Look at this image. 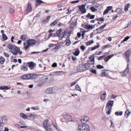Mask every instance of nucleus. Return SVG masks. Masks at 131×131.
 <instances>
[{
  "mask_svg": "<svg viewBox=\"0 0 131 131\" xmlns=\"http://www.w3.org/2000/svg\"><path fill=\"white\" fill-rule=\"evenodd\" d=\"M7 47L9 49L12 50L14 48V46H13L12 44H9L8 45Z\"/></svg>",
  "mask_w": 131,
  "mask_h": 131,
  "instance_id": "nucleus-33",
  "label": "nucleus"
},
{
  "mask_svg": "<svg viewBox=\"0 0 131 131\" xmlns=\"http://www.w3.org/2000/svg\"><path fill=\"white\" fill-rule=\"evenodd\" d=\"M48 77L46 76H43L41 77L40 79V81L41 83L40 84L39 82L38 84V85L40 86H41L43 84L47 82L48 81Z\"/></svg>",
  "mask_w": 131,
  "mask_h": 131,
  "instance_id": "nucleus-3",
  "label": "nucleus"
},
{
  "mask_svg": "<svg viewBox=\"0 0 131 131\" xmlns=\"http://www.w3.org/2000/svg\"><path fill=\"white\" fill-rule=\"evenodd\" d=\"M20 50V48L14 46V48L13 49V50H12L10 52L15 55H16L18 53L19 51Z\"/></svg>",
  "mask_w": 131,
  "mask_h": 131,
  "instance_id": "nucleus-6",
  "label": "nucleus"
},
{
  "mask_svg": "<svg viewBox=\"0 0 131 131\" xmlns=\"http://www.w3.org/2000/svg\"><path fill=\"white\" fill-rule=\"evenodd\" d=\"M47 129L45 130L46 131H52V129L50 127H48V128H47Z\"/></svg>",
  "mask_w": 131,
  "mask_h": 131,
  "instance_id": "nucleus-64",
  "label": "nucleus"
},
{
  "mask_svg": "<svg viewBox=\"0 0 131 131\" xmlns=\"http://www.w3.org/2000/svg\"><path fill=\"white\" fill-rule=\"evenodd\" d=\"M20 116L23 118L28 119V116L23 113H21L20 114Z\"/></svg>",
  "mask_w": 131,
  "mask_h": 131,
  "instance_id": "nucleus-25",
  "label": "nucleus"
},
{
  "mask_svg": "<svg viewBox=\"0 0 131 131\" xmlns=\"http://www.w3.org/2000/svg\"><path fill=\"white\" fill-rule=\"evenodd\" d=\"M96 54V53H95V54H93L91 56H90L89 57V58L91 60V61H90V62H94V58L95 57L94 56Z\"/></svg>",
  "mask_w": 131,
  "mask_h": 131,
  "instance_id": "nucleus-24",
  "label": "nucleus"
},
{
  "mask_svg": "<svg viewBox=\"0 0 131 131\" xmlns=\"http://www.w3.org/2000/svg\"><path fill=\"white\" fill-rule=\"evenodd\" d=\"M26 38V36L25 35H23L21 36L20 39L23 41H25Z\"/></svg>",
  "mask_w": 131,
  "mask_h": 131,
  "instance_id": "nucleus-42",
  "label": "nucleus"
},
{
  "mask_svg": "<svg viewBox=\"0 0 131 131\" xmlns=\"http://www.w3.org/2000/svg\"><path fill=\"white\" fill-rule=\"evenodd\" d=\"M99 45H97L96 46H95L94 47H92L91 48V51H93L94 50H95L96 49H97L99 47L100 45H99V43H98Z\"/></svg>",
  "mask_w": 131,
  "mask_h": 131,
  "instance_id": "nucleus-38",
  "label": "nucleus"
},
{
  "mask_svg": "<svg viewBox=\"0 0 131 131\" xmlns=\"http://www.w3.org/2000/svg\"><path fill=\"white\" fill-rule=\"evenodd\" d=\"M61 47L60 45H57L53 49V50H54L56 51L58 49Z\"/></svg>",
  "mask_w": 131,
  "mask_h": 131,
  "instance_id": "nucleus-39",
  "label": "nucleus"
},
{
  "mask_svg": "<svg viewBox=\"0 0 131 131\" xmlns=\"http://www.w3.org/2000/svg\"><path fill=\"white\" fill-rule=\"evenodd\" d=\"M64 119L66 121L69 122L72 121L73 120L71 116L68 114H64L63 116Z\"/></svg>",
  "mask_w": 131,
  "mask_h": 131,
  "instance_id": "nucleus-7",
  "label": "nucleus"
},
{
  "mask_svg": "<svg viewBox=\"0 0 131 131\" xmlns=\"http://www.w3.org/2000/svg\"><path fill=\"white\" fill-rule=\"evenodd\" d=\"M85 48V46L83 45H81L80 46V49H81L83 51L84 50Z\"/></svg>",
  "mask_w": 131,
  "mask_h": 131,
  "instance_id": "nucleus-59",
  "label": "nucleus"
},
{
  "mask_svg": "<svg viewBox=\"0 0 131 131\" xmlns=\"http://www.w3.org/2000/svg\"><path fill=\"white\" fill-rule=\"evenodd\" d=\"M96 21H100L101 23L103 22L104 20V19L103 17H101L99 18H96L95 19Z\"/></svg>",
  "mask_w": 131,
  "mask_h": 131,
  "instance_id": "nucleus-32",
  "label": "nucleus"
},
{
  "mask_svg": "<svg viewBox=\"0 0 131 131\" xmlns=\"http://www.w3.org/2000/svg\"><path fill=\"white\" fill-rule=\"evenodd\" d=\"M83 64V67L85 71L88 69L90 67V63L88 62L86 63H84Z\"/></svg>",
  "mask_w": 131,
  "mask_h": 131,
  "instance_id": "nucleus-14",
  "label": "nucleus"
},
{
  "mask_svg": "<svg viewBox=\"0 0 131 131\" xmlns=\"http://www.w3.org/2000/svg\"><path fill=\"white\" fill-rule=\"evenodd\" d=\"M48 127H50L51 126H54L57 129V127L56 126L54 125L52 123H51V124H50L49 123L48 124Z\"/></svg>",
  "mask_w": 131,
  "mask_h": 131,
  "instance_id": "nucleus-53",
  "label": "nucleus"
},
{
  "mask_svg": "<svg viewBox=\"0 0 131 131\" xmlns=\"http://www.w3.org/2000/svg\"><path fill=\"white\" fill-rule=\"evenodd\" d=\"M14 10L13 9L10 8L9 10V12L11 14H12L14 12Z\"/></svg>",
  "mask_w": 131,
  "mask_h": 131,
  "instance_id": "nucleus-63",
  "label": "nucleus"
},
{
  "mask_svg": "<svg viewBox=\"0 0 131 131\" xmlns=\"http://www.w3.org/2000/svg\"><path fill=\"white\" fill-rule=\"evenodd\" d=\"M57 91V88L55 87L48 88L46 90V93L48 94L55 93Z\"/></svg>",
  "mask_w": 131,
  "mask_h": 131,
  "instance_id": "nucleus-1",
  "label": "nucleus"
},
{
  "mask_svg": "<svg viewBox=\"0 0 131 131\" xmlns=\"http://www.w3.org/2000/svg\"><path fill=\"white\" fill-rule=\"evenodd\" d=\"M66 45L67 46H69L70 45L71 42L70 40H69V38L67 37L66 40Z\"/></svg>",
  "mask_w": 131,
  "mask_h": 131,
  "instance_id": "nucleus-26",
  "label": "nucleus"
},
{
  "mask_svg": "<svg viewBox=\"0 0 131 131\" xmlns=\"http://www.w3.org/2000/svg\"><path fill=\"white\" fill-rule=\"evenodd\" d=\"M96 68L99 69H101L103 68L104 67L101 65L98 64L96 65Z\"/></svg>",
  "mask_w": 131,
  "mask_h": 131,
  "instance_id": "nucleus-47",
  "label": "nucleus"
},
{
  "mask_svg": "<svg viewBox=\"0 0 131 131\" xmlns=\"http://www.w3.org/2000/svg\"><path fill=\"white\" fill-rule=\"evenodd\" d=\"M2 38L4 40H6L7 39V37L5 34H3L2 35Z\"/></svg>",
  "mask_w": 131,
  "mask_h": 131,
  "instance_id": "nucleus-46",
  "label": "nucleus"
},
{
  "mask_svg": "<svg viewBox=\"0 0 131 131\" xmlns=\"http://www.w3.org/2000/svg\"><path fill=\"white\" fill-rule=\"evenodd\" d=\"M108 23H105L103 25L99 27L100 29H104V28L105 27L106 25H108Z\"/></svg>",
  "mask_w": 131,
  "mask_h": 131,
  "instance_id": "nucleus-45",
  "label": "nucleus"
},
{
  "mask_svg": "<svg viewBox=\"0 0 131 131\" xmlns=\"http://www.w3.org/2000/svg\"><path fill=\"white\" fill-rule=\"evenodd\" d=\"M130 38V37L128 36L125 37L123 40V41L121 42V43L127 41Z\"/></svg>",
  "mask_w": 131,
  "mask_h": 131,
  "instance_id": "nucleus-48",
  "label": "nucleus"
},
{
  "mask_svg": "<svg viewBox=\"0 0 131 131\" xmlns=\"http://www.w3.org/2000/svg\"><path fill=\"white\" fill-rule=\"evenodd\" d=\"M90 9L92 12H94L97 10V9L93 6L90 7Z\"/></svg>",
  "mask_w": 131,
  "mask_h": 131,
  "instance_id": "nucleus-43",
  "label": "nucleus"
},
{
  "mask_svg": "<svg viewBox=\"0 0 131 131\" xmlns=\"http://www.w3.org/2000/svg\"><path fill=\"white\" fill-rule=\"evenodd\" d=\"M131 54V51L129 50L126 51L123 54L124 58L127 62L129 61V56Z\"/></svg>",
  "mask_w": 131,
  "mask_h": 131,
  "instance_id": "nucleus-2",
  "label": "nucleus"
},
{
  "mask_svg": "<svg viewBox=\"0 0 131 131\" xmlns=\"http://www.w3.org/2000/svg\"><path fill=\"white\" fill-rule=\"evenodd\" d=\"M36 6L37 7L40 4H41L42 3H44V2H43L41 0H36Z\"/></svg>",
  "mask_w": 131,
  "mask_h": 131,
  "instance_id": "nucleus-23",
  "label": "nucleus"
},
{
  "mask_svg": "<svg viewBox=\"0 0 131 131\" xmlns=\"http://www.w3.org/2000/svg\"><path fill=\"white\" fill-rule=\"evenodd\" d=\"M75 88L76 90H77L81 92V89L80 88V86L78 84H76L75 86Z\"/></svg>",
  "mask_w": 131,
  "mask_h": 131,
  "instance_id": "nucleus-37",
  "label": "nucleus"
},
{
  "mask_svg": "<svg viewBox=\"0 0 131 131\" xmlns=\"http://www.w3.org/2000/svg\"><path fill=\"white\" fill-rule=\"evenodd\" d=\"M48 119H46L43 121V125L44 126V128L45 130L47 129V128H48Z\"/></svg>",
  "mask_w": 131,
  "mask_h": 131,
  "instance_id": "nucleus-19",
  "label": "nucleus"
},
{
  "mask_svg": "<svg viewBox=\"0 0 131 131\" xmlns=\"http://www.w3.org/2000/svg\"><path fill=\"white\" fill-rule=\"evenodd\" d=\"M59 19H57L55 20L53 22H52L50 24V26H53L56 25Z\"/></svg>",
  "mask_w": 131,
  "mask_h": 131,
  "instance_id": "nucleus-29",
  "label": "nucleus"
},
{
  "mask_svg": "<svg viewBox=\"0 0 131 131\" xmlns=\"http://www.w3.org/2000/svg\"><path fill=\"white\" fill-rule=\"evenodd\" d=\"M72 32V31L71 30L69 31L67 33H66L65 34V33L63 34V36L61 38L60 40H61L62 38L64 37L65 38H67V37H69L70 35Z\"/></svg>",
  "mask_w": 131,
  "mask_h": 131,
  "instance_id": "nucleus-15",
  "label": "nucleus"
},
{
  "mask_svg": "<svg viewBox=\"0 0 131 131\" xmlns=\"http://www.w3.org/2000/svg\"><path fill=\"white\" fill-rule=\"evenodd\" d=\"M4 117H0V126L2 127L4 125L5 123L4 122Z\"/></svg>",
  "mask_w": 131,
  "mask_h": 131,
  "instance_id": "nucleus-22",
  "label": "nucleus"
},
{
  "mask_svg": "<svg viewBox=\"0 0 131 131\" xmlns=\"http://www.w3.org/2000/svg\"><path fill=\"white\" fill-rule=\"evenodd\" d=\"M95 16V15H91L90 13H89L86 15V17L89 18L90 19H92L94 18Z\"/></svg>",
  "mask_w": 131,
  "mask_h": 131,
  "instance_id": "nucleus-20",
  "label": "nucleus"
},
{
  "mask_svg": "<svg viewBox=\"0 0 131 131\" xmlns=\"http://www.w3.org/2000/svg\"><path fill=\"white\" fill-rule=\"evenodd\" d=\"M90 72L96 74V70L92 69L90 70Z\"/></svg>",
  "mask_w": 131,
  "mask_h": 131,
  "instance_id": "nucleus-44",
  "label": "nucleus"
},
{
  "mask_svg": "<svg viewBox=\"0 0 131 131\" xmlns=\"http://www.w3.org/2000/svg\"><path fill=\"white\" fill-rule=\"evenodd\" d=\"M5 61L4 58L1 56L0 57V63L1 64H3Z\"/></svg>",
  "mask_w": 131,
  "mask_h": 131,
  "instance_id": "nucleus-40",
  "label": "nucleus"
},
{
  "mask_svg": "<svg viewBox=\"0 0 131 131\" xmlns=\"http://www.w3.org/2000/svg\"><path fill=\"white\" fill-rule=\"evenodd\" d=\"M21 70L24 71H26L28 70V66L26 63H24L21 67Z\"/></svg>",
  "mask_w": 131,
  "mask_h": 131,
  "instance_id": "nucleus-13",
  "label": "nucleus"
},
{
  "mask_svg": "<svg viewBox=\"0 0 131 131\" xmlns=\"http://www.w3.org/2000/svg\"><path fill=\"white\" fill-rule=\"evenodd\" d=\"M24 48L26 50L29 47V45L27 44V42H24Z\"/></svg>",
  "mask_w": 131,
  "mask_h": 131,
  "instance_id": "nucleus-27",
  "label": "nucleus"
},
{
  "mask_svg": "<svg viewBox=\"0 0 131 131\" xmlns=\"http://www.w3.org/2000/svg\"><path fill=\"white\" fill-rule=\"evenodd\" d=\"M69 29L68 28H66L65 30H64V32L62 33V34H64L65 33V34H66V33H67L69 31H68Z\"/></svg>",
  "mask_w": 131,
  "mask_h": 131,
  "instance_id": "nucleus-60",
  "label": "nucleus"
},
{
  "mask_svg": "<svg viewBox=\"0 0 131 131\" xmlns=\"http://www.w3.org/2000/svg\"><path fill=\"white\" fill-rule=\"evenodd\" d=\"M62 31V29H60L58 30L56 32V34H57V36L59 37V34L61 33Z\"/></svg>",
  "mask_w": 131,
  "mask_h": 131,
  "instance_id": "nucleus-41",
  "label": "nucleus"
},
{
  "mask_svg": "<svg viewBox=\"0 0 131 131\" xmlns=\"http://www.w3.org/2000/svg\"><path fill=\"white\" fill-rule=\"evenodd\" d=\"M36 115H32L30 113V115L28 116V119H31L30 118H32L33 119L35 118V117L36 116Z\"/></svg>",
  "mask_w": 131,
  "mask_h": 131,
  "instance_id": "nucleus-30",
  "label": "nucleus"
},
{
  "mask_svg": "<svg viewBox=\"0 0 131 131\" xmlns=\"http://www.w3.org/2000/svg\"><path fill=\"white\" fill-rule=\"evenodd\" d=\"M84 27L85 29L87 30L91 29V25L88 24L87 25H85Z\"/></svg>",
  "mask_w": 131,
  "mask_h": 131,
  "instance_id": "nucleus-35",
  "label": "nucleus"
},
{
  "mask_svg": "<svg viewBox=\"0 0 131 131\" xmlns=\"http://www.w3.org/2000/svg\"><path fill=\"white\" fill-rule=\"evenodd\" d=\"M28 64H28V66L30 69L31 70H33L34 69V67L35 64L33 62L31 61L27 62Z\"/></svg>",
  "mask_w": 131,
  "mask_h": 131,
  "instance_id": "nucleus-16",
  "label": "nucleus"
},
{
  "mask_svg": "<svg viewBox=\"0 0 131 131\" xmlns=\"http://www.w3.org/2000/svg\"><path fill=\"white\" fill-rule=\"evenodd\" d=\"M74 52H72V53L69 54L68 56V58L69 60H70L72 57V59L73 61H74Z\"/></svg>",
  "mask_w": 131,
  "mask_h": 131,
  "instance_id": "nucleus-21",
  "label": "nucleus"
},
{
  "mask_svg": "<svg viewBox=\"0 0 131 131\" xmlns=\"http://www.w3.org/2000/svg\"><path fill=\"white\" fill-rule=\"evenodd\" d=\"M106 56L105 55H104L102 56H101L97 58V59L99 60L100 61L101 59L102 58H105Z\"/></svg>",
  "mask_w": 131,
  "mask_h": 131,
  "instance_id": "nucleus-50",
  "label": "nucleus"
},
{
  "mask_svg": "<svg viewBox=\"0 0 131 131\" xmlns=\"http://www.w3.org/2000/svg\"><path fill=\"white\" fill-rule=\"evenodd\" d=\"M129 65V64H127V67L125 69L123 72V73L124 74V76L126 77L128 75V73L129 70V68L128 67V66Z\"/></svg>",
  "mask_w": 131,
  "mask_h": 131,
  "instance_id": "nucleus-18",
  "label": "nucleus"
},
{
  "mask_svg": "<svg viewBox=\"0 0 131 131\" xmlns=\"http://www.w3.org/2000/svg\"><path fill=\"white\" fill-rule=\"evenodd\" d=\"M86 118H88V116H86L84 118L81 119V121L82 123V124L85 123L84 122L83 123V122L85 121V119Z\"/></svg>",
  "mask_w": 131,
  "mask_h": 131,
  "instance_id": "nucleus-51",
  "label": "nucleus"
},
{
  "mask_svg": "<svg viewBox=\"0 0 131 131\" xmlns=\"http://www.w3.org/2000/svg\"><path fill=\"white\" fill-rule=\"evenodd\" d=\"M114 103V101L113 100L108 101L106 104V108L109 107L111 108V109H112Z\"/></svg>",
  "mask_w": 131,
  "mask_h": 131,
  "instance_id": "nucleus-9",
  "label": "nucleus"
},
{
  "mask_svg": "<svg viewBox=\"0 0 131 131\" xmlns=\"http://www.w3.org/2000/svg\"><path fill=\"white\" fill-rule=\"evenodd\" d=\"M112 6H108L106 8V9L109 11L110 10H112Z\"/></svg>",
  "mask_w": 131,
  "mask_h": 131,
  "instance_id": "nucleus-56",
  "label": "nucleus"
},
{
  "mask_svg": "<svg viewBox=\"0 0 131 131\" xmlns=\"http://www.w3.org/2000/svg\"><path fill=\"white\" fill-rule=\"evenodd\" d=\"M116 97L117 96L116 95L113 94H112L111 95L110 99H114L116 98Z\"/></svg>",
  "mask_w": 131,
  "mask_h": 131,
  "instance_id": "nucleus-55",
  "label": "nucleus"
},
{
  "mask_svg": "<svg viewBox=\"0 0 131 131\" xmlns=\"http://www.w3.org/2000/svg\"><path fill=\"white\" fill-rule=\"evenodd\" d=\"M30 75L29 74H24L21 76V78L24 80H29Z\"/></svg>",
  "mask_w": 131,
  "mask_h": 131,
  "instance_id": "nucleus-12",
  "label": "nucleus"
},
{
  "mask_svg": "<svg viewBox=\"0 0 131 131\" xmlns=\"http://www.w3.org/2000/svg\"><path fill=\"white\" fill-rule=\"evenodd\" d=\"M84 126L85 127V129H89V131L90 130V127L88 125L85 124V123H84Z\"/></svg>",
  "mask_w": 131,
  "mask_h": 131,
  "instance_id": "nucleus-49",
  "label": "nucleus"
},
{
  "mask_svg": "<svg viewBox=\"0 0 131 131\" xmlns=\"http://www.w3.org/2000/svg\"><path fill=\"white\" fill-rule=\"evenodd\" d=\"M80 53V51L79 49L77 48L74 52V55L76 56H78Z\"/></svg>",
  "mask_w": 131,
  "mask_h": 131,
  "instance_id": "nucleus-28",
  "label": "nucleus"
},
{
  "mask_svg": "<svg viewBox=\"0 0 131 131\" xmlns=\"http://www.w3.org/2000/svg\"><path fill=\"white\" fill-rule=\"evenodd\" d=\"M122 9L121 8H118L117 9L115 12H117L118 14H120L122 13Z\"/></svg>",
  "mask_w": 131,
  "mask_h": 131,
  "instance_id": "nucleus-31",
  "label": "nucleus"
},
{
  "mask_svg": "<svg viewBox=\"0 0 131 131\" xmlns=\"http://www.w3.org/2000/svg\"><path fill=\"white\" fill-rule=\"evenodd\" d=\"M36 41L33 39H29L27 40V43L30 47L33 46L36 44Z\"/></svg>",
  "mask_w": 131,
  "mask_h": 131,
  "instance_id": "nucleus-8",
  "label": "nucleus"
},
{
  "mask_svg": "<svg viewBox=\"0 0 131 131\" xmlns=\"http://www.w3.org/2000/svg\"><path fill=\"white\" fill-rule=\"evenodd\" d=\"M108 12L109 11L108 10L106 9L103 12V15H104L107 14Z\"/></svg>",
  "mask_w": 131,
  "mask_h": 131,
  "instance_id": "nucleus-61",
  "label": "nucleus"
},
{
  "mask_svg": "<svg viewBox=\"0 0 131 131\" xmlns=\"http://www.w3.org/2000/svg\"><path fill=\"white\" fill-rule=\"evenodd\" d=\"M31 108L34 110H38L39 109V107L38 106H36V107H32Z\"/></svg>",
  "mask_w": 131,
  "mask_h": 131,
  "instance_id": "nucleus-52",
  "label": "nucleus"
},
{
  "mask_svg": "<svg viewBox=\"0 0 131 131\" xmlns=\"http://www.w3.org/2000/svg\"><path fill=\"white\" fill-rule=\"evenodd\" d=\"M63 72L62 71H57L52 72V74H50V75H52L53 76H58L60 75L63 74Z\"/></svg>",
  "mask_w": 131,
  "mask_h": 131,
  "instance_id": "nucleus-11",
  "label": "nucleus"
},
{
  "mask_svg": "<svg viewBox=\"0 0 131 131\" xmlns=\"http://www.w3.org/2000/svg\"><path fill=\"white\" fill-rule=\"evenodd\" d=\"M111 46V45H107L105 46H104V48H109Z\"/></svg>",
  "mask_w": 131,
  "mask_h": 131,
  "instance_id": "nucleus-58",
  "label": "nucleus"
},
{
  "mask_svg": "<svg viewBox=\"0 0 131 131\" xmlns=\"http://www.w3.org/2000/svg\"><path fill=\"white\" fill-rule=\"evenodd\" d=\"M111 109H111V108H110L109 107L106 108V111L107 110V115H110V114L111 112Z\"/></svg>",
  "mask_w": 131,
  "mask_h": 131,
  "instance_id": "nucleus-36",
  "label": "nucleus"
},
{
  "mask_svg": "<svg viewBox=\"0 0 131 131\" xmlns=\"http://www.w3.org/2000/svg\"><path fill=\"white\" fill-rule=\"evenodd\" d=\"M77 70L78 72H81L85 71L84 68L83 67V64H80L78 66L77 68Z\"/></svg>",
  "mask_w": 131,
  "mask_h": 131,
  "instance_id": "nucleus-10",
  "label": "nucleus"
},
{
  "mask_svg": "<svg viewBox=\"0 0 131 131\" xmlns=\"http://www.w3.org/2000/svg\"><path fill=\"white\" fill-rule=\"evenodd\" d=\"M29 76V79H36L37 77V74L34 73H30Z\"/></svg>",
  "mask_w": 131,
  "mask_h": 131,
  "instance_id": "nucleus-17",
  "label": "nucleus"
},
{
  "mask_svg": "<svg viewBox=\"0 0 131 131\" xmlns=\"http://www.w3.org/2000/svg\"><path fill=\"white\" fill-rule=\"evenodd\" d=\"M123 114V112L122 111L119 112H116L115 113V115L117 116H121Z\"/></svg>",
  "mask_w": 131,
  "mask_h": 131,
  "instance_id": "nucleus-34",
  "label": "nucleus"
},
{
  "mask_svg": "<svg viewBox=\"0 0 131 131\" xmlns=\"http://www.w3.org/2000/svg\"><path fill=\"white\" fill-rule=\"evenodd\" d=\"M32 10L31 3L29 2L28 3L27 7L24 11L25 15H27L29 12H31Z\"/></svg>",
  "mask_w": 131,
  "mask_h": 131,
  "instance_id": "nucleus-4",
  "label": "nucleus"
},
{
  "mask_svg": "<svg viewBox=\"0 0 131 131\" xmlns=\"http://www.w3.org/2000/svg\"><path fill=\"white\" fill-rule=\"evenodd\" d=\"M110 59L108 56H107L104 58V61L105 62H107Z\"/></svg>",
  "mask_w": 131,
  "mask_h": 131,
  "instance_id": "nucleus-54",
  "label": "nucleus"
},
{
  "mask_svg": "<svg viewBox=\"0 0 131 131\" xmlns=\"http://www.w3.org/2000/svg\"><path fill=\"white\" fill-rule=\"evenodd\" d=\"M100 99L101 100L104 101L105 100L106 98H105L104 97H103V96L102 95H100Z\"/></svg>",
  "mask_w": 131,
  "mask_h": 131,
  "instance_id": "nucleus-57",
  "label": "nucleus"
},
{
  "mask_svg": "<svg viewBox=\"0 0 131 131\" xmlns=\"http://www.w3.org/2000/svg\"><path fill=\"white\" fill-rule=\"evenodd\" d=\"M85 43H86V45L87 46L90 45L92 43L90 41H88L87 42H85Z\"/></svg>",
  "mask_w": 131,
  "mask_h": 131,
  "instance_id": "nucleus-62",
  "label": "nucleus"
},
{
  "mask_svg": "<svg viewBox=\"0 0 131 131\" xmlns=\"http://www.w3.org/2000/svg\"><path fill=\"white\" fill-rule=\"evenodd\" d=\"M86 5V4H84L78 6L79 10L82 14H84L86 12V10L85 8Z\"/></svg>",
  "mask_w": 131,
  "mask_h": 131,
  "instance_id": "nucleus-5",
  "label": "nucleus"
}]
</instances>
